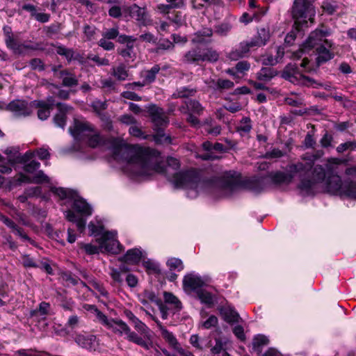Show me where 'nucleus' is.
Listing matches in <instances>:
<instances>
[{"label": "nucleus", "mask_w": 356, "mask_h": 356, "mask_svg": "<svg viewBox=\"0 0 356 356\" xmlns=\"http://www.w3.org/2000/svg\"><path fill=\"white\" fill-rule=\"evenodd\" d=\"M157 156L156 167L149 176L156 172L164 175L175 187L188 189V195L191 197H195L200 191L207 192L214 197H222V195H229L240 186L236 179L229 174L210 179H201L199 173L194 170L177 172L180 168L178 159L168 157L166 165H163L160 162L159 152Z\"/></svg>", "instance_id": "obj_1"}, {"label": "nucleus", "mask_w": 356, "mask_h": 356, "mask_svg": "<svg viewBox=\"0 0 356 356\" xmlns=\"http://www.w3.org/2000/svg\"><path fill=\"white\" fill-rule=\"evenodd\" d=\"M109 143L114 159L126 161L134 175L147 177L156 167L158 151L138 148L123 143L115 138H111Z\"/></svg>", "instance_id": "obj_2"}, {"label": "nucleus", "mask_w": 356, "mask_h": 356, "mask_svg": "<svg viewBox=\"0 0 356 356\" xmlns=\"http://www.w3.org/2000/svg\"><path fill=\"white\" fill-rule=\"evenodd\" d=\"M288 172V174H285L282 172H277L275 173L269 174L268 177H252L245 179L243 181H241L239 179L234 175V174L230 172H226L225 173V175L229 174L231 176H233L239 182L240 186L237 188V190L229 195H222V197H229L237 193L242 188L248 189L255 193H259L268 188V186L270 184V181L275 184L289 183L291 181L293 177L300 175V172H291L290 165L289 166Z\"/></svg>", "instance_id": "obj_3"}, {"label": "nucleus", "mask_w": 356, "mask_h": 356, "mask_svg": "<svg viewBox=\"0 0 356 356\" xmlns=\"http://www.w3.org/2000/svg\"><path fill=\"white\" fill-rule=\"evenodd\" d=\"M69 131L74 139L86 140L87 145L92 148L101 146L110 148L109 140L112 137L105 138L89 122L74 120L73 126L69 128Z\"/></svg>", "instance_id": "obj_4"}, {"label": "nucleus", "mask_w": 356, "mask_h": 356, "mask_svg": "<svg viewBox=\"0 0 356 356\" xmlns=\"http://www.w3.org/2000/svg\"><path fill=\"white\" fill-rule=\"evenodd\" d=\"M291 15L297 30H305L315 23L316 10L312 0H294Z\"/></svg>", "instance_id": "obj_5"}, {"label": "nucleus", "mask_w": 356, "mask_h": 356, "mask_svg": "<svg viewBox=\"0 0 356 356\" xmlns=\"http://www.w3.org/2000/svg\"><path fill=\"white\" fill-rule=\"evenodd\" d=\"M310 170L305 175H298L300 182L298 186V189L303 195H314L317 184L325 181V169L321 165H316L312 172Z\"/></svg>", "instance_id": "obj_6"}, {"label": "nucleus", "mask_w": 356, "mask_h": 356, "mask_svg": "<svg viewBox=\"0 0 356 356\" xmlns=\"http://www.w3.org/2000/svg\"><path fill=\"white\" fill-rule=\"evenodd\" d=\"M219 59V53L212 47H202L200 44L186 51L182 57L186 64H196L208 62L216 63Z\"/></svg>", "instance_id": "obj_7"}, {"label": "nucleus", "mask_w": 356, "mask_h": 356, "mask_svg": "<svg viewBox=\"0 0 356 356\" xmlns=\"http://www.w3.org/2000/svg\"><path fill=\"white\" fill-rule=\"evenodd\" d=\"M147 112L156 129V134L154 136L155 140L159 143H171V138L166 136L163 132V127L169 123L168 117L164 112V110L155 104L149 105L147 107Z\"/></svg>", "instance_id": "obj_8"}, {"label": "nucleus", "mask_w": 356, "mask_h": 356, "mask_svg": "<svg viewBox=\"0 0 356 356\" xmlns=\"http://www.w3.org/2000/svg\"><path fill=\"white\" fill-rule=\"evenodd\" d=\"M72 209L74 211L79 213L81 217H77L73 211L68 210L65 211V217L70 222L76 223L78 231L83 233L86 228V220L84 217L92 215V209L91 207L81 197L74 200Z\"/></svg>", "instance_id": "obj_9"}, {"label": "nucleus", "mask_w": 356, "mask_h": 356, "mask_svg": "<svg viewBox=\"0 0 356 356\" xmlns=\"http://www.w3.org/2000/svg\"><path fill=\"white\" fill-rule=\"evenodd\" d=\"M330 34V30L324 25H321L310 33L307 39L303 42L301 50L304 52H308L312 49H316L323 44H325L328 48L332 49L334 47V43L331 40L325 39Z\"/></svg>", "instance_id": "obj_10"}, {"label": "nucleus", "mask_w": 356, "mask_h": 356, "mask_svg": "<svg viewBox=\"0 0 356 356\" xmlns=\"http://www.w3.org/2000/svg\"><path fill=\"white\" fill-rule=\"evenodd\" d=\"M282 77L291 83L303 86H312L317 88L321 84L317 83L316 81L304 74L300 71L297 65L293 64H288L284 69L282 73Z\"/></svg>", "instance_id": "obj_11"}, {"label": "nucleus", "mask_w": 356, "mask_h": 356, "mask_svg": "<svg viewBox=\"0 0 356 356\" xmlns=\"http://www.w3.org/2000/svg\"><path fill=\"white\" fill-rule=\"evenodd\" d=\"M140 260L143 261V267H157L159 265L154 260L147 259L142 250L138 248L127 250L122 258V261L124 263L132 266L138 265Z\"/></svg>", "instance_id": "obj_12"}, {"label": "nucleus", "mask_w": 356, "mask_h": 356, "mask_svg": "<svg viewBox=\"0 0 356 356\" xmlns=\"http://www.w3.org/2000/svg\"><path fill=\"white\" fill-rule=\"evenodd\" d=\"M323 154V150H317L314 154L306 153L302 156V159L305 161V163L299 162L290 165V171L292 172H300V175L307 174L312 168L314 162L320 159Z\"/></svg>", "instance_id": "obj_13"}, {"label": "nucleus", "mask_w": 356, "mask_h": 356, "mask_svg": "<svg viewBox=\"0 0 356 356\" xmlns=\"http://www.w3.org/2000/svg\"><path fill=\"white\" fill-rule=\"evenodd\" d=\"M96 312L99 321L108 328L111 329L115 333L122 335L123 334H127L129 332V327L122 320L108 318L105 314L98 309H96Z\"/></svg>", "instance_id": "obj_14"}, {"label": "nucleus", "mask_w": 356, "mask_h": 356, "mask_svg": "<svg viewBox=\"0 0 356 356\" xmlns=\"http://www.w3.org/2000/svg\"><path fill=\"white\" fill-rule=\"evenodd\" d=\"M211 279L209 276L200 277L195 274L190 273L184 276L183 286L185 291H197L202 289V287L208 286Z\"/></svg>", "instance_id": "obj_15"}, {"label": "nucleus", "mask_w": 356, "mask_h": 356, "mask_svg": "<svg viewBox=\"0 0 356 356\" xmlns=\"http://www.w3.org/2000/svg\"><path fill=\"white\" fill-rule=\"evenodd\" d=\"M6 111L14 114L15 117H27L33 112L32 102L24 99H14L7 104Z\"/></svg>", "instance_id": "obj_16"}, {"label": "nucleus", "mask_w": 356, "mask_h": 356, "mask_svg": "<svg viewBox=\"0 0 356 356\" xmlns=\"http://www.w3.org/2000/svg\"><path fill=\"white\" fill-rule=\"evenodd\" d=\"M345 173L346 175L356 179V166L346 168ZM341 197L356 200V181L350 179H346L343 181V188Z\"/></svg>", "instance_id": "obj_17"}, {"label": "nucleus", "mask_w": 356, "mask_h": 356, "mask_svg": "<svg viewBox=\"0 0 356 356\" xmlns=\"http://www.w3.org/2000/svg\"><path fill=\"white\" fill-rule=\"evenodd\" d=\"M343 188V181L338 175H330L325 181V191L332 195L341 197Z\"/></svg>", "instance_id": "obj_18"}, {"label": "nucleus", "mask_w": 356, "mask_h": 356, "mask_svg": "<svg viewBox=\"0 0 356 356\" xmlns=\"http://www.w3.org/2000/svg\"><path fill=\"white\" fill-rule=\"evenodd\" d=\"M256 47L255 44L252 41H243L239 43L238 46L232 49L228 54V58L232 60H238L245 57L250 49Z\"/></svg>", "instance_id": "obj_19"}, {"label": "nucleus", "mask_w": 356, "mask_h": 356, "mask_svg": "<svg viewBox=\"0 0 356 356\" xmlns=\"http://www.w3.org/2000/svg\"><path fill=\"white\" fill-rule=\"evenodd\" d=\"M130 15L138 22L140 26H146L152 24V19L146 10L144 8L139 7L136 4H134L131 6Z\"/></svg>", "instance_id": "obj_20"}, {"label": "nucleus", "mask_w": 356, "mask_h": 356, "mask_svg": "<svg viewBox=\"0 0 356 356\" xmlns=\"http://www.w3.org/2000/svg\"><path fill=\"white\" fill-rule=\"evenodd\" d=\"M115 235L112 232H105L101 237V247L107 252L118 253L120 252V243L114 238Z\"/></svg>", "instance_id": "obj_21"}, {"label": "nucleus", "mask_w": 356, "mask_h": 356, "mask_svg": "<svg viewBox=\"0 0 356 356\" xmlns=\"http://www.w3.org/2000/svg\"><path fill=\"white\" fill-rule=\"evenodd\" d=\"M75 341L81 347L90 350H95L99 344L96 337L92 334L77 335Z\"/></svg>", "instance_id": "obj_22"}, {"label": "nucleus", "mask_w": 356, "mask_h": 356, "mask_svg": "<svg viewBox=\"0 0 356 356\" xmlns=\"http://www.w3.org/2000/svg\"><path fill=\"white\" fill-rule=\"evenodd\" d=\"M56 77L61 80L62 86L64 87L72 88L79 84V80L76 75L67 70H60L56 74Z\"/></svg>", "instance_id": "obj_23"}, {"label": "nucleus", "mask_w": 356, "mask_h": 356, "mask_svg": "<svg viewBox=\"0 0 356 356\" xmlns=\"http://www.w3.org/2000/svg\"><path fill=\"white\" fill-rule=\"evenodd\" d=\"M213 35V30L211 28L204 27L197 31L191 39L193 44H201L211 42V38Z\"/></svg>", "instance_id": "obj_24"}, {"label": "nucleus", "mask_w": 356, "mask_h": 356, "mask_svg": "<svg viewBox=\"0 0 356 356\" xmlns=\"http://www.w3.org/2000/svg\"><path fill=\"white\" fill-rule=\"evenodd\" d=\"M184 106L180 108V110L184 113H191L198 115L203 113L204 108L196 99H184L183 102Z\"/></svg>", "instance_id": "obj_25"}, {"label": "nucleus", "mask_w": 356, "mask_h": 356, "mask_svg": "<svg viewBox=\"0 0 356 356\" xmlns=\"http://www.w3.org/2000/svg\"><path fill=\"white\" fill-rule=\"evenodd\" d=\"M16 181L19 183H35V184H40L43 182H49V178L44 173L43 171L40 170L38 171L32 179H31L29 176L20 172L18 174V175L16 177Z\"/></svg>", "instance_id": "obj_26"}, {"label": "nucleus", "mask_w": 356, "mask_h": 356, "mask_svg": "<svg viewBox=\"0 0 356 356\" xmlns=\"http://www.w3.org/2000/svg\"><path fill=\"white\" fill-rule=\"evenodd\" d=\"M315 50L317 55L316 62L318 66L332 60L334 56V54L331 51V49H327L325 44L320 45Z\"/></svg>", "instance_id": "obj_27"}, {"label": "nucleus", "mask_w": 356, "mask_h": 356, "mask_svg": "<svg viewBox=\"0 0 356 356\" xmlns=\"http://www.w3.org/2000/svg\"><path fill=\"white\" fill-rule=\"evenodd\" d=\"M270 38V30L268 28H260L257 31V35L251 40L255 44L256 47L264 46Z\"/></svg>", "instance_id": "obj_28"}, {"label": "nucleus", "mask_w": 356, "mask_h": 356, "mask_svg": "<svg viewBox=\"0 0 356 356\" xmlns=\"http://www.w3.org/2000/svg\"><path fill=\"white\" fill-rule=\"evenodd\" d=\"M32 106L33 108H37L38 109L37 114L40 120H45L50 116L52 109L46 106L44 100L32 101Z\"/></svg>", "instance_id": "obj_29"}, {"label": "nucleus", "mask_w": 356, "mask_h": 356, "mask_svg": "<svg viewBox=\"0 0 356 356\" xmlns=\"http://www.w3.org/2000/svg\"><path fill=\"white\" fill-rule=\"evenodd\" d=\"M197 298L202 304H204L207 307H212L216 302V296L206 289H200L196 293Z\"/></svg>", "instance_id": "obj_30"}, {"label": "nucleus", "mask_w": 356, "mask_h": 356, "mask_svg": "<svg viewBox=\"0 0 356 356\" xmlns=\"http://www.w3.org/2000/svg\"><path fill=\"white\" fill-rule=\"evenodd\" d=\"M218 309L220 314L226 322L232 323L238 321V314L230 307H221Z\"/></svg>", "instance_id": "obj_31"}, {"label": "nucleus", "mask_w": 356, "mask_h": 356, "mask_svg": "<svg viewBox=\"0 0 356 356\" xmlns=\"http://www.w3.org/2000/svg\"><path fill=\"white\" fill-rule=\"evenodd\" d=\"M127 337L129 341L140 346L146 350H149L152 347V343L150 339L145 340L138 336L136 332H131V330L127 334Z\"/></svg>", "instance_id": "obj_32"}, {"label": "nucleus", "mask_w": 356, "mask_h": 356, "mask_svg": "<svg viewBox=\"0 0 356 356\" xmlns=\"http://www.w3.org/2000/svg\"><path fill=\"white\" fill-rule=\"evenodd\" d=\"M269 343V339L263 334H258L255 336L252 341V349L258 355L262 352L263 347L267 346Z\"/></svg>", "instance_id": "obj_33"}, {"label": "nucleus", "mask_w": 356, "mask_h": 356, "mask_svg": "<svg viewBox=\"0 0 356 356\" xmlns=\"http://www.w3.org/2000/svg\"><path fill=\"white\" fill-rule=\"evenodd\" d=\"M163 298L165 303L172 306L175 312H179L182 309L181 301L172 293L165 291L163 293Z\"/></svg>", "instance_id": "obj_34"}, {"label": "nucleus", "mask_w": 356, "mask_h": 356, "mask_svg": "<svg viewBox=\"0 0 356 356\" xmlns=\"http://www.w3.org/2000/svg\"><path fill=\"white\" fill-rule=\"evenodd\" d=\"M277 74L276 70L271 67H262L257 74V79L260 81H268Z\"/></svg>", "instance_id": "obj_35"}, {"label": "nucleus", "mask_w": 356, "mask_h": 356, "mask_svg": "<svg viewBox=\"0 0 356 356\" xmlns=\"http://www.w3.org/2000/svg\"><path fill=\"white\" fill-rule=\"evenodd\" d=\"M111 74L118 81H124L129 76L128 70L124 64L113 67Z\"/></svg>", "instance_id": "obj_36"}, {"label": "nucleus", "mask_w": 356, "mask_h": 356, "mask_svg": "<svg viewBox=\"0 0 356 356\" xmlns=\"http://www.w3.org/2000/svg\"><path fill=\"white\" fill-rule=\"evenodd\" d=\"M158 325L161 331V335L163 338L174 348H177V346H179L178 341L172 334L167 329H165L161 323H158Z\"/></svg>", "instance_id": "obj_37"}, {"label": "nucleus", "mask_w": 356, "mask_h": 356, "mask_svg": "<svg viewBox=\"0 0 356 356\" xmlns=\"http://www.w3.org/2000/svg\"><path fill=\"white\" fill-rule=\"evenodd\" d=\"M196 91V89L194 88L182 87L179 89H177L176 92L172 95V97L174 98H184L185 99H189L188 97L193 96Z\"/></svg>", "instance_id": "obj_38"}, {"label": "nucleus", "mask_w": 356, "mask_h": 356, "mask_svg": "<svg viewBox=\"0 0 356 356\" xmlns=\"http://www.w3.org/2000/svg\"><path fill=\"white\" fill-rule=\"evenodd\" d=\"M213 84V88L215 90H228L234 87V82L228 79H218L216 81L214 80L211 81Z\"/></svg>", "instance_id": "obj_39"}, {"label": "nucleus", "mask_w": 356, "mask_h": 356, "mask_svg": "<svg viewBox=\"0 0 356 356\" xmlns=\"http://www.w3.org/2000/svg\"><path fill=\"white\" fill-rule=\"evenodd\" d=\"M160 71V67L159 65H154L150 70L145 72L143 74L144 81L146 84L152 83L156 79V74Z\"/></svg>", "instance_id": "obj_40"}, {"label": "nucleus", "mask_w": 356, "mask_h": 356, "mask_svg": "<svg viewBox=\"0 0 356 356\" xmlns=\"http://www.w3.org/2000/svg\"><path fill=\"white\" fill-rule=\"evenodd\" d=\"M56 48V53L60 56H64L68 62L73 59H76L72 49L67 48L63 45H58Z\"/></svg>", "instance_id": "obj_41"}, {"label": "nucleus", "mask_w": 356, "mask_h": 356, "mask_svg": "<svg viewBox=\"0 0 356 356\" xmlns=\"http://www.w3.org/2000/svg\"><path fill=\"white\" fill-rule=\"evenodd\" d=\"M132 323L134 324L135 329L143 334L145 338L149 340L150 339V330L144 323H143L137 318L136 320Z\"/></svg>", "instance_id": "obj_42"}, {"label": "nucleus", "mask_w": 356, "mask_h": 356, "mask_svg": "<svg viewBox=\"0 0 356 356\" xmlns=\"http://www.w3.org/2000/svg\"><path fill=\"white\" fill-rule=\"evenodd\" d=\"M128 269L129 268H113L109 274L114 282L122 284L124 280L122 277H126Z\"/></svg>", "instance_id": "obj_43"}, {"label": "nucleus", "mask_w": 356, "mask_h": 356, "mask_svg": "<svg viewBox=\"0 0 356 356\" xmlns=\"http://www.w3.org/2000/svg\"><path fill=\"white\" fill-rule=\"evenodd\" d=\"M5 42L7 47L13 49L15 52L19 53L21 51L22 45L17 42L16 40H15L12 33H8L6 34Z\"/></svg>", "instance_id": "obj_44"}, {"label": "nucleus", "mask_w": 356, "mask_h": 356, "mask_svg": "<svg viewBox=\"0 0 356 356\" xmlns=\"http://www.w3.org/2000/svg\"><path fill=\"white\" fill-rule=\"evenodd\" d=\"M34 156V153L31 152H27L23 155H18L15 158H10L8 159V162L11 165H14L15 163H26L32 159Z\"/></svg>", "instance_id": "obj_45"}, {"label": "nucleus", "mask_w": 356, "mask_h": 356, "mask_svg": "<svg viewBox=\"0 0 356 356\" xmlns=\"http://www.w3.org/2000/svg\"><path fill=\"white\" fill-rule=\"evenodd\" d=\"M343 160L338 159V158H330L327 160V163L325 164V172L327 176L330 175H335L334 173V165H338L343 163Z\"/></svg>", "instance_id": "obj_46"}, {"label": "nucleus", "mask_w": 356, "mask_h": 356, "mask_svg": "<svg viewBox=\"0 0 356 356\" xmlns=\"http://www.w3.org/2000/svg\"><path fill=\"white\" fill-rule=\"evenodd\" d=\"M135 42H129L124 48L118 49V53L124 58H131Z\"/></svg>", "instance_id": "obj_47"}, {"label": "nucleus", "mask_w": 356, "mask_h": 356, "mask_svg": "<svg viewBox=\"0 0 356 356\" xmlns=\"http://www.w3.org/2000/svg\"><path fill=\"white\" fill-rule=\"evenodd\" d=\"M251 129L252 125L249 118H243L241 121V124L237 127V131L241 135L248 134Z\"/></svg>", "instance_id": "obj_48"}, {"label": "nucleus", "mask_w": 356, "mask_h": 356, "mask_svg": "<svg viewBox=\"0 0 356 356\" xmlns=\"http://www.w3.org/2000/svg\"><path fill=\"white\" fill-rule=\"evenodd\" d=\"M54 193L62 200L73 199L76 195L74 191L63 188H56Z\"/></svg>", "instance_id": "obj_49"}, {"label": "nucleus", "mask_w": 356, "mask_h": 356, "mask_svg": "<svg viewBox=\"0 0 356 356\" xmlns=\"http://www.w3.org/2000/svg\"><path fill=\"white\" fill-rule=\"evenodd\" d=\"M321 8L327 14L333 15L339 8V6L335 2L326 1L323 2Z\"/></svg>", "instance_id": "obj_50"}, {"label": "nucleus", "mask_w": 356, "mask_h": 356, "mask_svg": "<svg viewBox=\"0 0 356 356\" xmlns=\"http://www.w3.org/2000/svg\"><path fill=\"white\" fill-rule=\"evenodd\" d=\"M183 5L182 2L174 3L172 4H159L157 6L158 10L163 14H168L172 8H180Z\"/></svg>", "instance_id": "obj_51"}, {"label": "nucleus", "mask_w": 356, "mask_h": 356, "mask_svg": "<svg viewBox=\"0 0 356 356\" xmlns=\"http://www.w3.org/2000/svg\"><path fill=\"white\" fill-rule=\"evenodd\" d=\"M303 31L304 30H297L295 27L294 24L292 30L289 33H288L285 37V43L287 44L289 46L292 45L296 38L297 33H300L301 31Z\"/></svg>", "instance_id": "obj_52"}, {"label": "nucleus", "mask_w": 356, "mask_h": 356, "mask_svg": "<svg viewBox=\"0 0 356 356\" xmlns=\"http://www.w3.org/2000/svg\"><path fill=\"white\" fill-rule=\"evenodd\" d=\"M347 149L355 150L356 149V141H348L344 143L340 144L337 147V152L338 153H342Z\"/></svg>", "instance_id": "obj_53"}, {"label": "nucleus", "mask_w": 356, "mask_h": 356, "mask_svg": "<svg viewBox=\"0 0 356 356\" xmlns=\"http://www.w3.org/2000/svg\"><path fill=\"white\" fill-rule=\"evenodd\" d=\"M284 102L294 107H301L302 106H305V103L302 99L300 97L293 98L292 97H287L284 99Z\"/></svg>", "instance_id": "obj_54"}, {"label": "nucleus", "mask_w": 356, "mask_h": 356, "mask_svg": "<svg viewBox=\"0 0 356 356\" xmlns=\"http://www.w3.org/2000/svg\"><path fill=\"white\" fill-rule=\"evenodd\" d=\"M60 30V24L58 23L52 24L50 26H45L44 31L46 35L49 38L57 34Z\"/></svg>", "instance_id": "obj_55"}, {"label": "nucleus", "mask_w": 356, "mask_h": 356, "mask_svg": "<svg viewBox=\"0 0 356 356\" xmlns=\"http://www.w3.org/2000/svg\"><path fill=\"white\" fill-rule=\"evenodd\" d=\"M40 166V163L36 161H31L29 163H24V170L28 173H33Z\"/></svg>", "instance_id": "obj_56"}, {"label": "nucleus", "mask_w": 356, "mask_h": 356, "mask_svg": "<svg viewBox=\"0 0 356 356\" xmlns=\"http://www.w3.org/2000/svg\"><path fill=\"white\" fill-rule=\"evenodd\" d=\"M80 248L84 250L88 254H95L99 253V248L96 245L90 243H81L79 245Z\"/></svg>", "instance_id": "obj_57"}, {"label": "nucleus", "mask_w": 356, "mask_h": 356, "mask_svg": "<svg viewBox=\"0 0 356 356\" xmlns=\"http://www.w3.org/2000/svg\"><path fill=\"white\" fill-rule=\"evenodd\" d=\"M232 26L229 24H221L216 26V33L221 36H226L231 30Z\"/></svg>", "instance_id": "obj_58"}, {"label": "nucleus", "mask_w": 356, "mask_h": 356, "mask_svg": "<svg viewBox=\"0 0 356 356\" xmlns=\"http://www.w3.org/2000/svg\"><path fill=\"white\" fill-rule=\"evenodd\" d=\"M118 35L119 31L118 28L108 29L102 33V36L108 40H114L117 38Z\"/></svg>", "instance_id": "obj_59"}, {"label": "nucleus", "mask_w": 356, "mask_h": 356, "mask_svg": "<svg viewBox=\"0 0 356 356\" xmlns=\"http://www.w3.org/2000/svg\"><path fill=\"white\" fill-rule=\"evenodd\" d=\"M66 115L65 113H57L54 117V123L59 127L64 129L66 124Z\"/></svg>", "instance_id": "obj_60"}, {"label": "nucleus", "mask_w": 356, "mask_h": 356, "mask_svg": "<svg viewBox=\"0 0 356 356\" xmlns=\"http://www.w3.org/2000/svg\"><path fill=\"white\" fill-rule=\"evenodd\" d=\"M250 68V64L249 62L246 60L239 61L236 64L235 69L236 70L241 74L245 73L248 71Z\"/></svg>", "instance_id": "obj_61"}, {"label": "nucleus", "mask_w": 356, "mask_h": 356, "mask_svg": "<svg viewBox=\"0 0 356 356\" xmlns=\"http://www.w3.org/2000/svg\"><path fill=\"white\" fill-rule=\"evenodd\" d=\"M98 45L106 51H111L115 48L114 43L104 37L99 40Z\"/></svg>", "instance_id": "obj_62"}, {"label": "nucleus", "mask_w": 356, "mask_h": 356, "mask_svg": "<svg viewBox=\"0 0 356 356\" xmlns=\"http://www.w3.org/2000/svg\"><path fill=\"white\" fill-rule=\"evenodd\" d=\"M91 106L95 112L100 113L102 111L106 109L107 104L106 102L95 100L92 102Z\"/></svg>", "instance_id": "obj_63"}, {"label": "nucleus", "mask_w": 356, "mask_h": 356, "mask_svg": "<svg viewBox=\"0 0 356 356\" xmlns=\"http://www.w3.org/2000/svg\"><path fill=\"white\" fill-rule=\"evenodd\" d=\"M96 28L88 24H86L83 27V33L88 40H92L94 39L95 34Z\"/></svg>", "instance_id": "obj_64"}]
</instances>
